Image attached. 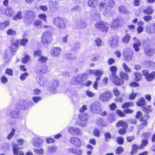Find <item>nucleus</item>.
I'll return each mask as SVG.
<instances>
[{"label":"nucleus","mask_w":155,"mask_h":155,"mask_svg":"<svg viewBox=\"0 0 155 155\" xmlns=\"http://www.w3.org/2000/svg\"><path fill=\"white\" fill-rule=\"evenodd\" d=\"M115 5L114 0H103L101 1L99 4L98 9L99 11H103V14L106 16L110 15V9Z\"/></svg>","instance_id":"obj_1"},{"label":"nucleus","mask_w":155,"mask_h":155,"mask_svg":"<svg viewBox=\"0 0 155 155\" xmlns=\"http://www.w3.org/2000/svg\"><path fill=\"white\" fill-rule=\"evenodd\" d=\"M110 70L112 74L110 76L111 80L115 84L117 85H121L124 83V81L122 79H119L115 74L117 70V68L115 66H111L110 68Z\"/></svg>","instance_id":"obj_2"},{"label":"nucleus","mask_w":155,"mask_h":155,"mask_svg":"<svg viewBox=\"0 0 155 155\" xmlns=\"http://www.w3.org/2000/svg\"><path fill=\"white\" fill-rule=\"evenodd\" d=\"M53 24L56 27L59 29H64L65 27L66 21L62 17H56L53 19Z\"/></svg>","instance_id":"obj_3"},{"label":"nucleus","mask_w":155,"mask_h":155,"mask_svg":"<svg viewBox=\"0 0 155 155\" xmlns=\"http://www.w3.org/2000/svg\"><path fill=\"white\" fill-rule=\"evenodd\" d=\"M52 39V34L48 31H44L42 34L41 42L43 45H47L51 43Z\"/></svg>","instance_id":"obj_4"},{"label":"nucleus","mask_w":155,"mask_h":155,"mask_svg":"<svg viewBox=\"0 0 155 155\" xmlns=\"http://www.w3.org/2000/svg\"><path fill=\"white\" fill-rule=\"evenodd\" d=\"M101 104L98 101H96L92 103L90 106V111L94 114H100L101 111Z\"/></svg>","instance_id":"obj_5"},{"label":"nucleus","mask_w":155,"mask_h":155,"mask_svg":"<svg viewBox=\"0 0 155 155\" xmlns=\"http://www.w3.org/2000/svg\"><path fill=\"white\" fill-rule=\"evenodd\" d=\"M60 84V83L58 80L56 79L52 80L49 82L48 89L51 93H54Z\"/></svg>","instance_id":"obj_6"},{"label":"nucleus","mask_w":155,"mask_h":155,"mask_svg":"<svg viewBox=\"0 0 155 155\" xmlns=\"http://www.w3.org/2000/svg\"><path fill=\"white\" fill-rule=\"evenodd\" d=\"M111 94L109 91H105L101 93L99 96V99L104 102L107 101L112 97Z\"/></svg>","instance_id":"obj_7"},{"label":"nucleus","mask_w":155,"mask_h":155,"mask_svg":"<svg viewBox=\"0 0 155 155\" xmlns=\"http://www.w3.org/2000/svg\"><path fill=\"white\" fill-rule=\"evenodd\" d=\"M133 54V51L130 48H126L123 53L124 59L127 61L130 60L132 57Z\"/></svg>","instance_id":"obj_8"},{"label":"nucleus","mask_w":155,"mask_h":155,"mask_svg":"<svg viewBox=\"0 0 155 155\" xmlns=\"http://www.w3.org/2000/svg\"><path fill=\"white\" fill-rule=\"evenodd\" d=\"M79 124L82 127H84L86 126L85 121L87 120V114L84 113H81L79 116Z\"/></svg>","instance_id":"obj_9"},{"label":"nucleus","mask_w":155,"mask_h":155,"mask_svg":"<svg viewBox=\"0 0 155 155\" xmlns=\"http://www.w3.org/2000/svg\"><path fill=\"white\" fill-rule=\"evenodd\" d=\"M140 124L137 127V130L140 131L141 130L147 126V120L143 117H142L140 120Z\"/></svg>","instance_id":"obj_10"},{"label":"nucleus","mask_w":155,"mask_h":155,"mask_svg":"<svg viewBox=\"0 0 155 155\" xmlns=\"http://www.w3.org/2000/svg\"><path fill=\"white\" fill-rule=\"evenodd\" d=\"M134 43L133 44V47L136 51H138L140 50L139 47L141 45V42L137 38L135 37L133 38Z\"/></svg>","instance_id":"obj_11"},{"label":"nucleus","mask_w":155,"mask_h":155,"mask_svg":"<svg viewBox=\"0 0 155 155\" xmlns=\"http://www.w3.org/2000/svg\"><path fill=\"white\" fill-rule=\"evenodd\" d=\"M18 145L15 143H13V150L14 154L16 155H24V153L22 151L19 150Z\"/></svg>","instance_id":"obj_12"},{"label":"nucleus","mask_w":155,"mask_h":155,"mask_svg":"<svg viewBox=\"0 0 155 155\" xmlns=\"http://www.w3.org/2000/svg\"><path fill=\"white\" fill-rule=\"evenodd\" d=\"M61 49L59 47H54L50 51L51 54L54 57L58 56L60 54Z\"/></svg>","instance_id":"obj_13"},{"label":"nucleus","mask_w":155,"mask_h":155,"mask_svg":"<svg viewBox=\"0 0 155 155\" xmlns=\"http://www.w3.org/2000/svg\"><path fill=\"white\" fill-rule=\"evenodd\" d=\"M119 38L116 36L112 37V38L110 40L109 43L110 46L112 47H115L117 45L118 42Z\"/></svg>","instance_id":"obj_14"},{"label":"nucleus","mask_w":155,"mask_h":155,"mask_svg":"<svg viewBox=\"0 0 155 155\" xmlns=\"http://www.w3.org/2000/svg\"><path fill=\"white\" fill-rule=\"evenodd\" d=\"M43 142L42 140L39 138L37 137L34 139L32 144L35 146L38 147L41 146Z\"/></svg>","instance_id":"obj_15"},{"label":"nucleus","mask_w":155,"mask_h":155,"mask_svg":"<svg viewBox=\"0 0 155 155\" xmlns=\"http://www.w3.org/2000/svg\"><path fill=\"white\" fill-rule=\"evenodd\" d=\"M146 30L148 33L153 34L155 33V23L151 25L148 26L146 28Z\"/></svg>","instance_id":"obj_16"},{"label":"nucleus","mask_w":155,"mask_h":155,"mask_svg":"<svg viewBox=\"0 0 155 155\" xmlns=\"http://www.w3.org/2000/svg\"><path fill=\"white\" fill-rule=\"evenodd\" d=\"M96 124L102 127L107 126L108 124V123L107 122L105 121L101 118H99L97 119Z\"/></svg>","instance_id":"obj_17"},{"label":"nucleus","mask_w":155,"mask_h":155,"mask_svg":"<svg viewBox=\"0 0 155 155\" xmlns=\"http://www.w3.org/2000/svg\"><path fill=\"white\" fill-rule=\"evenodd\" d=\"M87 3L88 5L92 8L96 7L98 4L97 0H88Z\"/></svg>","instance_id":"obj_18"},{"label":"nucleus","mask_w":155,"mask_h":155,"mask_svg":"<svg viewBox=\"0 0 155 155\" xmlns=\"http://www.w3.org/2000/svg\"><path fill=\"white\" fill-rule=\"evenodd\" d=\"M28 14H29V17L31 19L29 20V18H27L26 21L28 24H30L34 20V18L35 17V14L34 12L30 11L28 12Z\"/></svg>","instance_id":"obj_19"},{"label":"nucleus","mask_w":155,"mask_h":155,"mask_svg":"<svg viewBox=\"0 0 155 155\" xmlns=\"http://www.w3.org/2000/svg\"><path fill=\"white\" fill-rule=\"evenodd\" d=\"M5 13L6 15L9 17H12L14 14V12L12 8L9 6L7 8Z\"/></svg>","instance_id":"obj_20"},{"label":"nucleus","mask_w":155,"mask_h":155,"mask_svg":"<svg viewBox=\"0 0 155 155\" xmlns=\"http://www.w3.org/2000/svg\"><path fill=\"white\" fill-rule=\"evenodd\" d=\"M145 52L146 55L150 56L153 55L154 53L153 50L151 49L149 46L145 48Z\"/></svg>","instance_id":"obj_21"},{"label":"nucleus","mask_w":155,"mask_h":155,"mask_svg":"<svg viewBox=\"0 0 155 155\" xmlns=\"http://www.w3.org/2000/svg\"><path fill=\"white\" fill-rule=\"evenodd\" d=\"M119 24L118 20L117 19L114 20L112 21L110 27L112 29H115L118 28Z\"/></svg>","instance_id":"obj_22"},{"label":"nucleus","mask_w":155,"mask_h":155,"mask_svg":"<svg viewBox=\"0 0 155 155\" xmlns=\"http://www.w3.org/2000/svg\"><path fill=\"white\" fill-rule=\"evenodd\" d=\"M89 72L90 74H94L95 75L99 76L103 74V71H102L94 70H90Z\"/></svg>","instance_id":"obj_23"},{"label":"nucleus","mask_w":155,"mask_h":155,"mask_svg":"<svg viewBox=\"0 0 155 155\" xmlns=\"http://www.w3.org/2000/svg\"><path fill=\"white\" fill-rule=\"evenodd\" d=\"M102 24L103 26H102L101 31L106 32L108 30L109 25L106 22L103 21Z\"/></svg>","instance_id":"obj_24"},{"label":"nucleus","mask_w":155,"mask_h":155,"mask_svg":"<svg viewBox=\"0 0 155 155\" xmlns=\"http://www.w3.org/2000/svg\"><path fill=\"white\" fill-rule=\"evenodd\" d=\"M146 79L148 81H150L155 79V72L153 71L146 77Z\"/></svg>","instance_id":"obj_25"},{"label":"nucleus","mask_w":155,"mask_h":155,"mask_svg":"<svg viewBox=\"0 0 155 155\" xmlns=\"http://www.w3.org/2000/svg\"><path fill=\"white\" fill-rule=\"evenodd\" d=\"M145 104V101L143 97L140 98L137 102V105L138 106H141Z\"/></svg>","instance_id":"obj_26"},{"label":"nucleus","mask_w":155,"mask_h":155,"mask_svg":"<svg viewBox=\"0 0 155 155\" xmlns=\"http://www.w3.org/2000/svg\"><path fill=\"white\" fill-rule=\"evenodd\" d=\"M68 131L72 134H78L77 129L75 127H70L68 128Z\"/></svg>","instance_id":"obj_27"},{"label":"nucleus","mask_w":155,"mask_h":155,"mask_svg":"<svg viewBox=\"0 0 155 155\" xmlns=\"http://www.w3.org/2000/svg\"><path fill=\"white\" fill-rule=\"evenodd\" d=\"M148 143L147 139H143L141 140V144L139 146V149H142Z\"/></svg>","instance_id":"obj_28"},{"label":"nucleus","mask_w":155,"mask_h":155,"mask_svg":"<svg viewBox=\"0 0 155 155\" xmlns=\"http://www.w3.org/2000/svg\"><path fill=\"white\" fill-rule=\"evenodd\" d=\"M39 83L41 86H44L47 84V80L45 78H39Z\"/></svg>","instance_id":"obj_29"},{"label":"nucleus","mask_w":155,"mask_h":155,"mask_svg":"<svg viewBox=\"0 0 155 155\" xmlns=\"http://www.w3.org/2000/svg\"><path fill=\"white\" fill-rule=\"evenodd\" d=\"M153 12V10L151 7H148L146 9L143 10L144 13L148 15L152 14Z\"/></svg>","instance_id":"obj_30"},{"label":"nucleus","mask_w":155,"mask_h":155,"mask_svg":"<svg viewBox=\"0 0 155 155\" xmlns=\"http://www.w3.org/2000/svg\"><path fill=\"white\" fill-rule=\"evenodd\" d=\"M28 41V40L26 38H24L21 40H18L17 41V44H20L21 45L25 46L26 45Z\"/></svg>","instance_id":"obj_31"},{"label":"nucleus","mask_w":155,"mask_h":155,"mask_svg":"<svg viewBox=\"0 0 155 155\" xmlns=\"http://www.w3.org/2000/svg\"><path fill=\"white\" fill-rule=\"evenodd\" d=\"M117 127H122L124 128H126L127 127V124L126 122L122 120H120L117 123Z\"/></svg>","instance_id":"obj_32"},{"label":"nucleus","mask_w":155,"mask_h":155,"mask_svg":"<svg viewBox=\"0 0 155 155\" xmlns=\"http://www.w3.org/2000/svg\"><path fill=\"white\" fill-rule=\"evenodd\" d=\"M120 75L122 78L125 80H127L129 79L128 74L124 72L123 71L120 72Z\"/></svg>","instance_id":"obj_33"},{"label":"nucleus","mask_w":155,"mask_h":155,"mask_svg":"<svg viewBox=\"0 0 155 155\" xmlns=\"http://www.w3.org/2000/svg\"><path fill=\"white\" fill-rule=\"evenodd\" d=\"M9 24V21H6L4 22L0 23V29L2 30L4 29L5 27L7 26Z\"/></svg>","instance_id":"obj_34"},{"label":"nucleus","mask_w":155,"mask_h":155,"mask_svg":"<svg viewBox=\"0 0 155 155\" xmlns=\"http://www.w3.org/2000/svg\"><path fill=\"white\" fill-rule=\"evenodd\" d=\"M19 112V110H11L9 113V114L8 113V114H9L11 117H16V115L18 114Z\"/></svg>","instance_id":"obj_35"},{"label":"nucleus","mask_w":155,"mask_h":155,"mask_svg":"<svg viewBox=\"0 0 155 155\" xmlns=\"http://www.w3.org/2000/svg\"><path fill=\"white\" fill-rule=\"evenodd\" d=\"M130 38V35L127 34H126L124 37L122 39L123 42L124 43L127 44L129 41Z\"/></svg>","instance_id":"obj_36"},{"label":"nucleus","mask_w":155,"mask_h":155,"mask_svg":"<svg viewBox=\"0 0 155 155\" xmlns=\"http://www.w3.org/2000/svg\"><path fill=\"white\" fill-rule=\"evenodd\" d=\"M23 18V16L22 15L21 12H18L13 17L14 20H17L18 19H21Z\"/></svg>","instance_id":"obj_37"},{"label":"nucleus","mask_w":155,"mask_h":155,"mask_svg":"<svg viewBox=\"0 0 155 155\" xmlns=\"http://www.w3.org/2000/svg\"><path fill=\"white\" fill-rule=\"evenodd\" d=\"M18 47L17 43L15 42V43L12 44L10 46V48L11 51L12 52H15L16 51V49Z\"/></svg>","instance_id":"obj_38"},{"label":"nucleus","mask_w":155,"mask_h":155,"mask_svg":"<svg viewBox=\"0 0 155 155\" xmlns=\"http://www.w3.org/2000/svg\"><path fill=\"white\" fill-rule=\"evenodd\" d=\"M87 75L86 74H79L78 76V82H82L87 78Z\"/></svg>","instance_id":"obj_39"},{"label":"nucleus","mask_w":155,"mask_h":155,"mask_svg":"<svg viewBox=\"0 0 155 155\" xmlns=\"http://www.w3.org/2000/svg\"><path fill=\"white\" fill-rule=\"evenodd\" d=\"M95 45L98 47L101 46L102 40L100 38H97L94 40Z\"/></svg>","instance_id":"obj_40"},{"label":"nucleus","mask_w":155,"mask_h":155,"mask_svg":"<svg viewBox=\"0 0 155 155\" xmlns=\"http://www.w3.org/2000/svg\"><path fill=\"white\" fill-rule=\"evenodd\" d=\"M47 59V58L46 57L42 55H41L39 57L37 61L41 62L43 63L46 62Z\"/></svg>","instance_id":"obj_41"},{"label":"nucleus","mask_w":155,"mask_h":155,"mask_svg":"<svg viewBox=\"0 0 155 155\" xmlns=\"http://www.w3.org/2000/svg\"><path fill=\"white\" fill-rule=\"evenodd\" d=\"M42 22L40 20H37L34 21L33 23V25L34 26H36L38 28L40 27L41 28V26Z\"/></svg>","instance_id":"obj_42"},{"label":"nucleus","mask_w":155,"mask_h":155,"mask_svg":"<svg viewBox=\"0 0 155 155\" xmlns=\"http://www.w3.org/2000/svg\"><path fill=\"white\" fill-rule=\"evenodd\" d=\"M122 66L126 72L130 73L131 71V69L125 63H123Z\"/></svg>","instance_id":"obj_43"},{"label":"nucleus","mask_w":155,"mask_h":155,"mask_svg":"<svg viewBox=\"0 0 155 155\" xmlns=\"http://www.w3.org/2000/svg\"><path fill=\"white\" fill-rule=\"evenodd\" d=\"M102 23V21H98L95 24V27L96 28L101 31L102 26H103Z\"/></svg>","instance_id":"obj_44"},{"label":"nucleus","mask_w":155,"mask_h":155,"mask_svg":"<svg viewBox=\"0 0 155 155\" xmlns=\"http://www.w3.org/2000/svg\"><path fill=\"white\" fill-rule=\"evenodd\" d=\"M138 148H139V146H138L136 144H134L132 146V150L130 152L131 154H134L137 151Z\"/></svg>","instance_id":"obj_45"},{"label":"nucleus","mask_w":155,"mask_h":155,"mask_svg":"<svg viewBox=\"0 0 155 155\" xmlns=\"http://www.w3.org/2000/svg\"><path fill=\"white\" fill-rule=\"evenodd\" d=\"M5 74L10 76H12L13 75V70L9 68H7L5 69Z\"/></svg>","instance_id":"obj_46"},{"label":"nucleus","mask_w":155,"mask_h":155,"mask_svg":"<svg viewBox=\"0 0 155 155\" xmlns=\"http://www.w3.org/2000/svg\"><path fill=\"white\" fill-rule=\"evenodd\" d=\"M71 143L76 146L78 144V138L77 137H72L70 139Z\"/></svg>","instance_id":"obj_47"},{"label":"nucleus","mask_w":155,"mask_h":155,"mask_svg":"<svg viewBox=\"0 0 155 155\" xmlns=\"http://www.w3.org/2000/svg\"><path fill=\"white\" fill-rule=\"evenodd\" d=\"M143 110L146 114L151 112L152 110L150 106H147L143 108Z\"/></svg>","instance_id":"obj_48"},{"label":"nucleus","mask_w":155,"mask_h":155,"mask_svg":"<svg viewBox=\"0 0 155 155\" xmlns=\"http://www.w3.org/2000/svg\"><path fill=\"white\" fill-rule=\"evenodd\" d=\"M134 75L136 77V79L137 81H139L141 78V75L138 72H135Z\"/></svg>","instance_id":"obj_49"},{"label":"nucleus","mask_w":155,"mask_h":155,"mask_svg":"<svg viewBox=\"0 0 155 155\" xmlns=\"http://www.w3.org/2000/svg\"><path fill=\"white\" fill-rule=\"evenodd\" d=\"M57 150L56 146H50L48 147V150L50 153L55 152Z\"/></svg>","instance_id":"obj_50"},{"label":"nucleus","mask_w":155,"mask_h":155,"mask_svg":"<svg viewBox=\"0 0 155 155\" xmlns=\"http://www.w3.org/2000/svg\"><path fill=\"white\" fill-rule=\"evenodd\" d=\"M134 104L132 102H126L124 103L122 106L123 108H126L133 105Z\"/></svg>","instance_id":"obj_51"},{"label":"nucleus","mask_w":155,"mask_h":155,"mask_svg":"<svg viewBox=\"0 0 155 155\" xmlns=\"http://www.w3.org/2000/svg\"><path fill=\"white\" fill-rule=\"evenodd\" d=\"M28 106V105L27 104V103L26 102L24 101L23 103H21V104H20V106L19 107V109L20 108H21L22 109H25Z\"/></svg>","instance_id":"obj_52"},{"label":"nucleus","mask_w":155,"mask_h":155,"mask_svg":"<svg viewBox=\"0 0 155 155\" xmlns=\"http://www.w3.org/2000/svg\"><path fill=\"white\" fill-rule=\"evenodd\" d=\"M124 150V149L121 147H119L117 148L116 150V153L117 154H119L121 153Z\"/></svg>","instance_id":"obj_53"},{"label":"nucleus","mask_w":155,"mask_h":155,"mask_svg":"<svg viewBox=\"0 0 155 155\" xmlns=\"http://www.w3.org/2000/svg\"><path fill=\"white\" fill-rule=\"evenodd\" d=\"M38 17L41 19L43 20L45 22H46L47 16L45 14H41L38 15Z\"/></svg>","instance_id":"obj_54"},{"label":"nucleus","mask_w":155,"mask_h":155,"mask_svg":"<svg viewBox=\"0 0 155 155\" xmlns=\"http://www.w3.org/2000/svg\"><path fill=\"white\" fill-rule=\"evenodd\" d=\"M1 82L3 83H6L8 81L7 78L5 75H2L1 78Z\"/></svg>","instance_id":"obj_55"},{"label":"nucleus","mask_w":155,"mask_h":155,"mask_svg":"<svg viewBox=\"0 0 155 155\" xmlns=\"http://www.w3.org/2000/svg\"><path fill=\"white\" fill-rule=\"evenodd\" d=\"M30 59V57L29 55H26L22 60L23 63L25 64Z\"/></svg>","instance_id":"obj_56"},{"label":"nucleus","mask_w":155,"mask_h":155,"mask_svg":"<svg viewBox=\"0 0 155 155\" xmlns=\"http://www.w3.org/2000/svg\"><path fill=\"white\" fill-rule=\"evenodd\" d=\"M47 71V67L46 66H44L42 69L38 70V72H42L45 73Z\"/></svg>","instance_id":"obj_57"},{"label":"nucleus","mask_w":155,"mask_h":155,"mask_svg":"<svg viewBox=\"0 0 155 155\" xmlns=\"http://www.w3.org/2000/svg\"><path fill=\"white\" fill-rule=\"evenodd\" d=\"M79 27L81 28H84L86 27L85 24L83 20H81L79 21Z\"/></svg>","instance_id":"obj_58"},{"label":"nucleus","mask_w":155,"mask_h":155,"mask_svg":"<svg viewBox=\"0 0 155 155\" xmlns=\"http://www.w3.org/2000/svg\"><path fill=\"white\" fill-rule=\"evenodd\" d=\"M35 152L37 153L38 154H44V150L42 148H41L40 149H34Z\"/></svg>","instance_id":"obj_59"},{"label":"nucleus","mask_w":155,"mask_h":155,"mask_svg":"<svg viewBox=\"0 0 155 155\" xmlns=\"http://www.w3.org/2000/svg\"><path fill=\"white\" fill-rule=\"evenodd\" d=\"M15 129H12L11 133L8 135L7 137V138L9 140H10L12 138V137L15 134Z\"/></svg>","instance_id":"obj_60"},{"label":"nucleus","mask_w":155,"mask_h":155,"mask_svg":"<svg viewBox=\"0 0 155 155\" xmlns=\"http://www.w3.org/2000/svg\"><path fill=\"white\" fill-rule=\"evenodd\" d=\"M86 94L87 96L90 97H93L95 95L94 93L90 91L89 90H87L86 91Z\"/></svg>","instance_id":"obj_61"},{"label":"nucleus","mask_w":155,"mask_h":155,"mask_svg":"<svg viewBox=\"0 0 155 155\" xmlns=\"http://www.w3.org/2000/svg\"><path fill=\"white\" fill-rule=\"evenodd\" d=\"M105 138V140L108 141V139H110L111 137V135L108 132H107L104 134Z\"/></svg>","instance_id":"obj_62"},{"label":"nucleus","mask_w":155,"mask_h":155,"mask_svg":"<svg viewBox=\"0 0 155 155\" xmlns=\"http://www.w3.org/2000/svg\"><path fill=\"white\" fill-rule=\"evenodd\" d=\"M118 9L119 12L120 13H126V10L124 6H121L118 8Z\"/></svg>","instance_id":"obj_63"},{"label":"nucleus","mask_w":155,"mask_h":155,"mask_svg":"<svg viewBox=\"0 0 155 155\" xmlns=\"http://www.w3.org/2000/svg\"><path fill=\"white\" fill-rule=\"evenodd\" d=\"M3 58L5 60V63H8L10 60V58L7 55V54H5L3 56Z\"/></svg>","instance_id":"obj_64"}]
</instances>
